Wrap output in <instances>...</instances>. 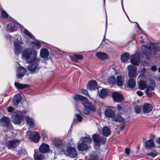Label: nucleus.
Returning a JSON list of instances; mask_svg holds the SVG:
<instances>
[{"mask_svg":"<svg viewBox=\"0 0 160 160\" xmlns=\"http://www.w3.org/2000/svg\"><path fill=\"white\" fill-rule=\"evenodd\" d=\"M14 85L16 88L19 89H22L28 86L27 84H21L16 82H15Z\"/></svg>","mask_w":160,"mask_h":160,"instance_id":"29","label":"nucleus"},{"mask_svg":"<svg viewBox=\"0 0 160 160\" xmlns=\"http://www.w3.org/2000/svg\"><path fill=\"white\" fill-rule=\"evenodd\" d=\"M29 132H26V133L27 134H29Z\"/></svg>","mask_w":160,"mask_h":160,"instance_id":"64","label":"nucleus"},{"mask_svg":"<svg viewBox=\"0 0 160 160\" xmlns=\"http://www.w3.org/2000/svg\"><path fill=\"white\" fill-rule=\"evenodd\" d=\"M128 75L130 78H134L137 75V68L132 65H129L128 67Z\"/></svg>","mask_w":160,"mask_h":160,"instance_id":"8","label":"nucleus"},{"mask_svg":"<svg viewBox=\"0 0 160 160\" xmlns=\"http://www.w3.org/2000/svg\"><path fill=\"white\" fill-rule=\"evenodd\" d=\"M114 120L115 121L121 122L123 121V118L120 115H118L114 118Z\"/></svg>","mask_w":160,"mask_h":160,"instance_id":"39","label":"nucleus"},{"mask_svg":"<svg viewBox=\"0 0 160 160\" xmlns=\"http://www.w3.org/2000/svg\"><path fill=\"white\" fill-rule=\"evenodd\" d=\"M134 111L137 113H139L141 111V108L139 106L137 105L134 107Z\"/></svg>","mask_w":160,"mask_h":160,"instance_id":"40","label":"nucleus"},{"mask_svg":"<svg viewBox=\"0 0 160 160\" xmlns=\"http://www.w3.org/2000/svg\"><path fill=\"white\" fill-rule=\"evenodd\" d=\"M39 150L42 153H47L49 151V146L46 143H43L40 146Z\"/></svg>","mask_w":160,"mask_h":160,"instance_id":"17","label":"nucleus"},{"mask_svg":"<svg viewBox=\"0 0 160 160\" xmlns=\"http://www.w3.org/2000/svg\"><path fill=\"white\" fill-rule=\"evenodd\" d=\"M35 153L34 157V160H44V157L41 154H39L37 155H35Z\"/></svg>","mask_w":160,"mask_h":160,"instance_id":"35","label":"nucleus"},{"mask_svg":"<svg viewBox=\"0 0 160 160\" xmlns=\"http://www.w3.org/2000/svg\"><path fill=\"white\" fill-rule=\"evenodd\" d=\"M92 139L94 142V147L97 149L100 145V143L104 144L106 142V138L102 137L101 138L98 134H94L92 135Z\"/></svg>","mask_w":160,"mask_h":160,"instance_id":"4","label":"nucleus"},{"mask_svg":"<svg viewBox=\"0 0 160 160\" xmlns=\"http://www.w3.org/2000/svg\"><path fill=\"white\" fill-rule=\"evenodd\" d=\"M41 134L42 136L45 137L46 136V133L44 131H41Z\"/></svg>","mask_w":160,"mask_h":160,"instance_id":"53","label":"nucleus"},{"mask_svg":"<svg viewBox=\"0 0 160 160\" xmlns=\"http://www.w3.org/2000/svg\"><path fill=\"white\" fill-rule=\"evenodd\" d=\"M1 14L2 17L4 18H7L8 17V15L4 11L2 10L1 12Z\"/></svg>","mask_w":160,"mask_h":160,"instance_id":"44","label":"nucleus"},{"mask_svg":"<svg viewBox=\"0 0 160 160\" xmlns=\"http://www.w3.org/2000/svg\"><path fill=\"white\" fill-rule=\"evenodd\" d=\"M76 118H74L73 124L77 123L78 121L79 122H81L82 119V117L79 114H76L75 115Z\"/></svg>","mask_w":160,"mask_h":160,"instance_id":"32","label":"nucleus"},{"mask_svg":"<svg viewBox=\"0 0 160 160\" xmlns=\"http://www.w3.org/2000/svg\"><path fill=\"white\" fill-rule=\"evenodd\" d=\"M108 82L109 84H111L112 85H113L115 82L114 77L113 76H112L109 78L108 80Z\"/></svg>","mask_w":160,"mask_h":160,"instance_id":"38","label":"nucleus"},{"mask_svg":"<svg viewBox=\"0 0 160 160\" xmlns=\"http://www.w3.org/2000/svg\"><path fill=\"white\" fill-rule=\"evenodd\" d=\"M147 155L148 156H151L154 158V157H155V156H156L157 155V154L155 153L151 152V153H148L147 154Z\"/></svg>","mask_w":160,"mask_h":160,"instance_id":"48","label":"nucleus"},{"mask_svg":"<svg viewBox=\"0 0 160 160\" xmlns=\"http://www.w3.org/2000/svg\"><path fill=\"white\" fill-rule=\"evenodd\" d=\"M143 111L144 113H147L150 112L152 109L151 104L148 103H145L142 106Z\"/></svg>","mask_w":160,"mask_h":160,"instance_id":"15","label":"nucleus"},{"mask_svg":"<svg viewBox=\"0 0 160 160\" xmlns=\"http://www.w3.org/2000/svg\"><path fill=\"white\" fill-rule=\"evenodd\" d=\"M13 45L14 47V52L16 54L20 53V51L21 49V47L20 45V42L18 40L17 42H14Z\"/></svg>","mask_w":160,"mask_h":160,"instance_id":"16","label":"nucleus"},{"mask_svg":"<svg viewBox=\"0 0 160 160\" xmlns=\"http://www.w3.org/2000/svg\"><path fill=\"white\" fill-rule=\"evenodd\" d=\"M146 47H145V51L147 50L148 52H145L144 54L146 56V58L149 59L151 56L150 51L152 50L153 52H158L160 51V48L156 47L155 44L154 43H151L147 44Z\"/></svg>","mask_w":160,"mask_h":160,"instance_id":"3","label":"nucleus"},{"mask_svg":"<svg viewBox=\"0 0 160 160\" xmlns=\"http://www.w3.org/2000/svg\"><path fill=\"white\" fill-rule=\"evenodd\" d=\"M32 43L34 44L37 47V49H39L41 46V43L39 41H36L35 42H32Z\"/></svg>","mask_w":160,"mask_h":160,"instance_id":"42","label":"nucleus"},{"mask_svg":"<svg viewBox=\"0 0 160 160\" xmlns=\"http://www.w3.org/2000/svg\"><path fill=\"white\" fill-rule=\"evenodd\" d=\"M22 151L23 152H24V155L26 154H27L26 152L25 149H22Z\"/></svg>","mask_w":160,"mask_h":160,"instance_id":"58","label":"nucleus"},{"mask_svg":"<svg viewBox=\"0 0 160 160\" xmlns=\"http://www.w3.org/2000/svg\"><path fill=\"white\" fill-rule=\"evenodd\" d=\"M143 72H145V68H143Z\"/></svg>","mask_w":160,"mask_h":160,"instance_id":"62","label":"nucleus"},{"mask_svg":"<svg viewBox=\"0 0 160 160\" xmlns=\"http://www.w3.org/2000/svg\"><path fill=\"white\" fill-rule=\"evenodd\" d=\"M106 94L107 92L106 90L104 89H102L100 91V92H99V95L101 98L104 97L106 96Z\"/></svg>","mask_w":160,"mask_h":160,"instance_id":"36","label":"nucleus"},{"mask_svg":"<svg viewBox=\"0 0 160 160\" xmlns=\"http://www.w3.org/2000/svg\"><path fill=\"white\" fill-rule=\"evenodd\" d=\"M26 120L27 124L29 125L31 128H33L34 127V122L32 118H30L28 116H27L26 117Z\"/></svg>","mask_w":160,"mask_h":160,"instance_id":"27","label":"nucleus"},{"mask_svg":"<svg viewBox=\"0 0 160 160\" xmlns=\"http://www.w3.org/2000/svg\"><path fill=\"white\" fill-rule=\"evenodd\" d=\"M130 150L128 148H126L125 149V153L128 155L129 154Z\"/></svg>","mask_w":160,"mask_h":160,"instance_id":"50","label":"nucleus"},{"mask_svg":"<svg viewBox=\"0 0 160 160\" xmlns=\"http://www.w3.org/2000/svg\"><path fill=\"white\" fill-rule=\"evenodd\" d=\"M26 72V69L25 68L20 67L17 69L16 75L18 78H20L24 76Z\"/></svg>","mask_w":160,"mask_h":160,"instance_id":"10","label":"nucleus"},{"mask_svg":"<svg viewBox=\"0 0 160 160\" xmlns=\"http://www.w3.org/2000/svg\"><path fill=\"white\" fill-rule=\"evenodd\" d=\"M95 55L100 59L105 60L108 57V55L105 52H98L96 53Z\"/></svg>","mask_w":160,"mask_h":160,"instance_id":"21","label":"nucleus"},{"mask_svg":"<svg viewBox=\"0 0 160 160\" xmlns=\"http://www.w3.org/2000/svg\"><path fill=\"white\" fill-rule=\"evenodd\" d=\"M113 100L116 102H119L123 100L122 95L119 92H114L112 93Z\"/></svg>","mask_w":160,"mask_h":160,"instance_id":"11","label":"nucleus"},{"mask_svg":"<svg viewBox=\"0 0 160 160\" xmlns=\"http://www.w3.org/2000/svg\"><path fill=\"white\" fill-rule=\"evenodd\" d=\"M158 71L159 72H160V67H159L158 69Z\"/></svg>","mask_w":160,"mask_h":160,"instance_id":"63","label":"nucleus"},{"mask_svg":"<svg viewBox=\"0 0 160 160\" xmlns=\"http://www.w3.org/2000/svg\"><path fill=\"white\" fill-rule=\"evenodd\" d=\"M63 152L66 156L70 158H75L77 156V151L74 148L69 147L66 150H63Z\"/></svg>","mask_w":160,"mask_h":160,"instance_id":"7","label":"nucleus"},{"mask_svg":"<svg viewBox=\"0 0 160 160\" xmlns=\"http://www.w3.org/2000/svg\"><path fill=\"white\" fill-rule=\"evenodd\" d=\"M22 96L19 94L15 96L13 98V101L14 105H17L20 102L22 98Z\"/></svg>","mask_w":160,"mask_h":160,"instance_id":"23","label":"nucleus"},{"mask_svg":"<svg viewBox=\"0 0 160 160\" xmlns=\"http://www.w3.org/2000/svg\"><path fill=\"white\" fill-rule=\"evenodd\" d=\"M29 138L34 142H38L40 138V136L38 132H35L33 134H31L29 137Z\"/></svg>","mask_w":160,"mask_h":160,"instance_id":"12","label":"nucleus"},{"mask_svg":"<svg viewBox=\"0 0 160 160\" xmlns=\"http://www.w3.org/2000/svg\"><path fill=\"white\" fill-rule=\"evenodd\" d=\"M156 142L157 143L160 144V138H158L156 140Z\"/></svg>","mask_w":160,"mask_h":160,"instance_id":"55","label":"nucleus"},{"mask_svg":"<svg viewBox=\"0 0 160 160\" xmlns=\"http://www.w3.org/2000/svg\"><path fill=\"white\" fill-rule=\"evenodd\" d=\"M154 90V88L152 86H148L146 90L152 92Z\"/></svg>","mask_w":160,"mask_h":160,"instance_id":"46","label":"nucleus"},{"mask_svg":"<svg viewBox=\"0 0 160 160\" xmlns=\"http://www.w3.org/2000/svg\"><path fill=\"white\" fill-rule=\"evenodd\" d=\"M145 147L147 148H150L154 146L155 144L153 141L152 140H149L147 141L145 143Z\"/></svg>","mask_w":160,"mask_h":160,"instance_id":"24","label":"nucleus"},{"mask_svg":"<svg viewBox=\"0 0 160 160\" xmlns=\"http://www.w3.org/2000/svg\"><path fill=\"white\" fill-rule=\"evenodd\" d=\"M89 146L87 144L82 142L79 144L78 146V148L79 150L81 151H84L88 149Z\"/></svg>","mask_w":160,"mask_h":160,"instance_id":"20","label":"nucleus"},{"mask_svg":"<svg viewBox=\"0 0 160 160\" xmlns=\"http://www.w3.org/2000/svg\"><path fill=\"white\" fill-rule=\"evenodd\" d=\"M73 98L76 100L83 101L82 103L85 108L82 111V112L84 114H89L90 113V110L93 111H95V107L92 103L87 101L86 97L79 94H76Z\"/></svg>","mask_w":160,"mask_h":160,"instance_id":"2","label":"nucleus"},{"mask_svg":"<svg viewBox=\"0 0 160 160\" xmlns=\"http://www.w3.org/2000/svg\"><path fill=\"white\" fill-rule=\"evenodd\" d=\"M81 140L82 142H86L87 143H90L92 142V139L91 138L88 137H85L84 138H82Z\"/></svg>","mask_w":160,"mask_h":160,"instance_id":"34","label":"nucleus"},{"mask_svg":"<svg viewBox=\"0 0 160 160\" xmlns=\"http://www.w3.org/2000/svg\"><path fill=\"white\" fill-rule=\"evenodd\" d=\"M144 75V74L143 73H142L141 74H140L138 76V78H139V77H143Z\"/></svg>","mask_w":160,"mask_h":160,"instance_id":"57","label":"nucleus"},{"mask_svg":"<svg viewBox=\"0 0 160 160\" xmlns=\"http://www.w3.org/2000/svg\"><path fill=\"white\" fill-rule=\"evenodd\" d=\"M124 126L123 125H122L120 127V128H119V129L122 131L123 130V129H124Z\"/></svg>","mask_w":160,"mask_h":160,"instance_id":"56","label":"nucleus"},{"mask_svg":"<svg viewBox=\"0 0 160 160\" xmlns=\"http://www.w3.org/2000/svg\"><path fill=\"white\" fill-rule=\"evenodd\" d=\"M98 156L97 152H94L91 154L88 160H98Z\"/></svg>","mask_w":160,"mask_h":160,"instance_id":"28","label":"nucleus"},{"mask_svg":"<svg viewBox=\"0 0 160 160\" xmlns=\"http://www.w3.org/2000/svg\"><path fill=\"white\" fill-rule=\"evenodd\" d=\"M20 141L17 139H13L7 141L6 145L8 149L13 150L19 145Z\"/></svg>","mask_w":160,"mask_h":160,"instance_id":"6","label":"nucleus"},{"mask_svg":"<svg viewBox=\"0 0 160 160\" xmlns=\"http://www.w3.org/2000/svg\"><path fill=\"white\" fill-rule=\"evenodd\" d=\"M22 56L28 63H32L27 66L28 69L32 73L37 72L41 66L39 64L40 59L37 58V52L26 49L23 52Z\"/></svg>","mask_w":160,"mask_h":160,"instance_id":"1","label":"nucleus"},{"mask_svg":"<svg viewBox=\"0 0 160 160\" xmlns=\"http://www.w3.org/2000/svg\"><path fill=\"white\" fill-rule=\"evenodd\" d=\"M49 55V52L47 49L43 48L41 49L40 56L41 58H46Z\"/></svg>","mask_w":160,"mask_h":160,"instance_id":"18","label":"nucleus"},{"mask_svg":"<svg viewBox=\"0 0 160 160\" xmlns=\"http://www.w3.org/2000/svg\"><path fill=\"white\" fill-rule=\"evenodd\" d=\"M97 83L95 80H92L89 82L87 85V88L92 90L97 88Z\"/></svg>","mask_w":160,"mask_h":160,"instance_id":"13","label":"nucleus"},{"mask_svg":"<svg viewBox=\"0 0 160 160\" xmlns=\"http://www.w3.org/2000/svg\"><path fill=\"white\" fill-rule=\"evenodd\" d=\"M137 26L138 27V29H140V26H139V24H138V23H137Z\"/></svg>","mask_w":160,"mask_h":160,"instance_id":"60","label":"nucleus"},{"mask_svg":"<svg viewBox=\"0 0 160 160\" xmlns=\"http://www.w3.org/2000/svg\"><path fill=\"white\" fill-rule=\"evenodd\" d=\"M137 93L140 96H142L143 94V92H142L140 91H137Z\"/></svg>","mask_w":160,"mask_h":160,"instance_id":"52","label":"nucleus"},{"mask_svg":"<svg viewBox=\"0 0 160 160\" xmlns=\"http://www.w3.org/2000/svg\"><path fill=\"white\" fill-rule=\"evenodd\" d=\"M23 32L24 33L29 37L32 39L34 38V37L31 34V33L28 31L26 29L23 28Z\"/></svg>","mask_w":160,"mask_h":160,"instance_id":"37","label":"nucleus"},{"mask_svg":"<svg viewBox=\"0 0 160 160\" xmlns=\"http://www.w3.org/2000/svg\"><path fill=\"white\" fill-rule=\"evenodd\" d=\"M7 110L8 112H11L13 111L14 108L10 106L8 108Z\"/></svg>","mask_w":160,"mask_h":160,"instance_id":"47","label":"nucleus"},{"mask_svg":"<svg viewBox=\"0 0 160 160\" xmlns=\"http://www.w3.org/2000/svg\"><path fill=\"white\" fill-rule=\"evenodd\" d=\"M61 142L60 140H55L54 141L53 144L56 147H59L61 144Z\"/></svg>","mask_w":160,"mask_h":160,"instance_id":"41","label":"nucleus"},{"mask_svg":"<svg viewBox=\"0 0 160 160\" xmlns=\"http://www.w3.org/2000/svg\"><path fill=\"white\" fill-rule=\"evenodd\" d=\"M81 93L88 96H89V94L87 90L82 89L81 91Z\"/></svg>","mask_w":160,"mask_h":160,"instance_id":"45","label":"nucleus"},{"mask_svg":"<svg viewBox=\"0 0 160 160\" xmlns=\"http://www.w3.org/2000/svg\"><path fill=\"white\" fill-rule=\"evenodd\" d=\"M7 31L9 32H13L17 30L15 24L12 23L7 24Z\"/></svg>","mask_w":160,"mask_h":160,"instance_id":"19","label":"nucleus"},{"mask_svg":"<svg viewBox=\"0 0 160 160\" xmlns=\"http://www.w3.org/2000/svg\"><path fill=\"white\" fill-rule=\"evenodd\" d=\"M117 109L118 111H120L121 109V106L119 105H117Z\"/></svg>","mask_w":160,"mask_h":160,"instance_id":"54","label":"nucleus"},{"mask_svg":"<svg viewBox=\"0 0 160 160\" xmlns=\"http://www.w3.org/2000/svg\"><path fill=\"white\" fill-rule=\"evenodd\" d=\"M147 85L145 82L140 81L138 83L139 88L141 90H143L147 87Z\"/></svg>","mask_w":160,"mask_h":160,"instance_id":"30","label":"nucleus"},{"mask_svg":"<svg viewBox=\"0 0 160 160\" xmlns=\"http://www.w3.org/2000/svg\"><path fill=\"white\" fill-rule=\"evenodd\" d=\"M103 135L105 137H107L111 133L110 129L107 127L105 126L102 129Z\"/></svg>","mask_w":160,"mask_h":160,"instance_id":"25","label":"nucleus"},{"mask_svg":"<svg viewBox=\"0 0 160 160\" xmlns=\"http://www.w3.org/2000/svg\"><path fill=\"white\" fill-rule=\"evenodd\" d=\"M146 93L147 95L149 97H151L152 96L151 92L150 91H147V90H146Z\"/></svg>","mask_w":160,"mask_h":160,"instance_id":"51","label":"nucleus"},{"mask_svg":"<svg viewBox=\"0 0 160 160\" xmlns=\"http://www.w3.org/2000/svg\"><path fill=\"white\" fill-rule=\"evenodd\" d=\"M25 112H22L20 113L15 112L11 118L12 122L15 124L20 123L21 120L23 118Z\"/></svg>","mask_w":160,"mask_h":160,"instance_id":"5","label":"nucleus"},{"mask_svg":"<svg viewBox=\"0 0 160 160\" xmlns=\"http://www.w3.org/2000/svg\"><path fill=\"white\" fill-rule=\"evenodd\" d=\"M104 114L106 117L112 118L115 116L113 111L110 109H107L105 111Z\"/></svg>","mask_w":160,"mask_h":160,"instance_id":"22","label":"nucleus"},{"mask_svg":"<svg viewBox=\"0 0 160 160\" xmlns=\"http://www.w3.org/2000/svg\"><path fill=\"white\" fill-rule=\"evenodd\" d=\"M117 85L120 86H122L123 84L122 77L120 76H118L117 77Z\"/></svg>","mask_w":160,"mask_h":160,"instance_id":"33","label":"nucleus"},{"mask_svg":"<svg viewBox=\"0 0 160 160\" xmlns=\"http://www.w3.org/2000/svg\"><path fill=\"white\" fill-rule=\"evenodd\" d=\"M128 86L130 88H134L136 85V83L135 80L132 78H130L128 80Z\"/></svg>","mask_w":160,"mask_h":160,"instance_id":"26","label":"nucleus"},{"mask_svg":"<svg viewBox=\"0 0 160 160\" xmlns=\"http://www.w3.org/2000/svg\"><path fill=\"white\" fill-rule=\"evenodd\" d=\"M9 119L6 117H3L0 119V124L3 127H8L9 125Z\"/></svg>","mask_w":160,"mask_h":160,"instance_id":"14","label":"nucleus"},{"mask_svg":"<svg viewBox=\"0 0 160 160\" xmlns=\"http://www.w3.org/2000/svg\"><path fill=\"white\" fill-rule=\"evenodd\" d=\"M74 56L78 60H82L83 58V56L81 54H74Z\"/></svg>","mask_w":160,"mask_h":160,"instance_id":"43","label":"nucleus"},{"mask_svg":"<svg viewBox=\"0 0 160 160\" xmlns=\"http://www.w3.org/2000/svg\"><path fill=\"white\" fill-rule=\"evenodd\" d=\"M16 37L18 39V38H21V37L19 36H16Z\"/></svg>","mask_w":160,"mask_h":160,"instance_id":"59","label":"nucleus"},{"mask_svg":"<svg viewBox=\"0 0 160 160\" xmlns=\"http://www.w3.org/2000/svg\"><path fill=\"white\" fill-rule=\"evenodd\" d=\"M130 61L131 63L136 66L138 65L141 63V60L139 56L137 54L131 56Z\"/></svg>","mask_w":160,"mask_h":160,"instance_id":"9","label":"nucleus"},{"mask_svg":"<svg viewBox=\"0 0 160 160\" xmlns=\"http://www.w3.org/2000/svg\"><path fill=\"white\" fill-rule=\"evenodd\" d=\"M152 84H153V85H155V83L154 81H152Z\"/></svg>","mask_w":160,"mask_h":160,"instance_id":"61","label":"nucleus"},{"mask_svg":"<svg viewBox=\"0 0 160 160\" xmlns=\"http://www.w3.org/2000/svg\"><path fill=\"white\" fill-rule=\"evenodd\" d=\"M157 69V68L156 66L154 65L151 67V70L154 71H156Z\"/></svg>","mask_w":160,"mask_h":160,"instance_id":"49","label":"nucleus"},{"mask_svg":"<svg viewBox=\"0 0 160 160\" xmlns=\"http://www.w3.org/2000/svg\"><path fill=\"white\" fill-rule=\"evenodd\" d=\"M129 57V55L128 53H124L121 56V61L123 62H126L128 60Z\"/></svg>","mask_w":160,"mask_h":160,"instance_id":"31","label":"nucleus"}]
</instances>
